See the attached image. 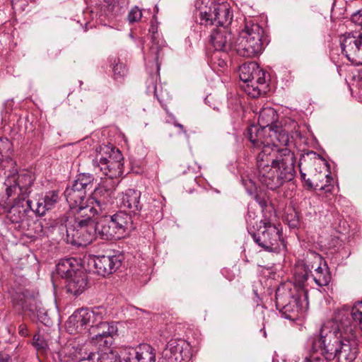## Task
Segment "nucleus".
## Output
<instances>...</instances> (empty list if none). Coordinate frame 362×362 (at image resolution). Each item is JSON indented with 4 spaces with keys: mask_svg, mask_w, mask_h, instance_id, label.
<instances>
[{
    "mask_svg": "<svg viewBox=\"0 0 362 362\" xmlns=\"http://www.w3.org/2000/svg\"><path fill=\"white\" fill-rule=\"evenodd\" d=\"M79 354H81V356L79 358L80 361H84V360L94 361L95 359H96L98 353L90 351L88 350L87 348H85V349L81 350Z\"/></svg>",
    "mask_w": 362,
    "mask_h": 362,
    "instance_id": "a19ab883",
    "label": "nucleus"
},
{
    "mask_svg": "<svg viewBox=\"0 0 362 362\" xmlns=\"http://www.w3.org/2000/svg\"><path fill=\"white\" fill-rule=\"evenodd\" d=\"M241 87L251 98H258L261 94H265L267 91L265 76H263V81H259L258 78H255L249 83H243Z\"/></svg>",
    "mask_w": 362,
    "mask_h": 362,
    "instance_id": "c85d7f7f",
    "label": "nucleus"
},
{
    "mask_svg": "<svg viewBox=\"0 0 362 362\" xmlns=\"http://www.w3.org/2000/svg\"><path fill=\"white\" fill-rule=\"evenodd\" d=\"M95 170H99L107 177L105 180L117 179L123 174V160L105 162L99 165H93Z\"/></svg>",
    "mask_w": 362,
    "mask_h": 362,
    "instance_id": "393cba45",
    "label": "nucleus"
},
{
    "mask_svg": "<svg viewBox=\"0 0 362 362\" xmlns=\"http://www.w3.org/2000/svg\"><path fill=\"white\" fill-rule=\"evenodd\" d=\"M33 345L35 347L37 351H45L47 348L46 341L41 338L39 334L34 335L33 338Z\"/></svg>",
    "mask_w": 362,
    "mask_h": 362,
    "instance_id": "ea45409f",
    "label": "nucleus"
},
{
    "mask_svg": "<svg viewBox=\"0 0 362 362\" xmlns=\"http://www.w3.org/2000/svg\"><path fill=\"white\" fill-rule=\"evenodd\" d=\"M96 360L97 362H122L117 353L112 351L98 353Z\"/></svg>",
    "mask_w": 362,
    "mask_h": 362,
    "instance_id": "f704fd0d",
    "label": "nucleus"
},
{
    "mask_svg": "<svg viewBox=\"0 0 362 362\" xmlns=\"http://www.w3.org/2000/svg\"><path fill=\"white\" fill-rule=\"evenodd\" d=\"M156 350L148 344H142L129 350L123 356L124 362H156Z\"/></svg>",
    "mask_w": 362,
    "mask_h": 362,
    "instance_id": "a211bd4d",
    "label": "nucleus"
},
{
    "mask_svg": "<svg viewBox=\"0 0 362 362\" xmlns=\"http://www.w3.org/2000/svg\"><path fill=\"white\" fill-rule=\"evenodd\" d=\"M0 362H12L11 356L4 352L0 353Z\"/></svg>",
    "mask_w": 362,
    "mask_h": 362,
    "instance_id": "de8ad7c7",
    "label": "nucleus"
},
{
    "mask_svg": "<svg viewBox=\"0 0 362 362\" xmlns=\"http://www.w3.org/2000/svg\"><path fill=\"white\" fill-rule=\"evenodd\" d=\"M359 83L362 85V78L359 80Z\"/></svg>",
    "mask_w": 362,
    "mask_h": 362,
    "instance_id": "864d4df0",
    "label": "nucleus"
},
{
    "mask_svg": "<svg viewBox=\"0 0 362 362\" xmlns=\"http://www.w3.org/2000/svg\"><path fill=\"white\" fill-rule=\"evenodd\" d=\"M12 151V142L6 137H0V165L4 169L8 167L16 168V161L10 157Z\"/></svg>",
    "mask_w": 362,
    "mask_h": 362,
    "instance_id": "a878e982",
    "label": "nucleus"
},
{
    "mask_svg": "<svg viewBox=\"0 0 362 362\" xmlns=\"http://www.w3.org/2000/svg\"><path fill=\"white\" fill-rule=\"evenodd\" d=\"M103 213V211L101 209V206L90 202V198L89 197L85 202L75 207L71 211L74 217L71 218L70 220L83 221V222L93 224V218L95 215H102Z\"/></svg>",
    "mask_w": 362,
    "mask_h": 362,
    "instance_id": "dca6fc26",
    "label": "nucleus"
},
{
    "mask_svg": "<svg viewBox=\"0 0 362 362\" xmlns=\"http://www.w3.org/2000/svg\"><path fill=\"white\" fill-rule=\"evenodd\" d=\"M308 155H313L314 156V158H317V156H318V155H317L314 152H310V153H308Z\"/></svg>",
    "mask_w": 362,
    "mask_h": 362,
    "instance_id": "8fccbe9b",
    "label": "nucleus"
},
{
    "mask_svg": "<svg viewBox=\"0 0 362 362\" xmlns=\"http://www.w3.org/2000/svg\"><path fill=\"white\" fill-rule=\"evenodd\" d=\"M251 196L259 204L262 209H264L267 206V201L264 197H262L260 195L257 194V192Z\"/></svg>",
    "mask_w": 362,
    "mask_h": 362,
    "instance_id": "37998d69",
    "label": "nucleus"
},
{
    "mask_svg": "<svg viewBox=\"0 0 362 362\" xmlns=\"http://www.w3.org/2000/svg\"><path fill=\"white\" fill-rule=\"evenodd\" d=\"M106 315L95 320L89 334H93L92 341L99 347H109L113 342V337L117 333V327L114 322L104 321Z\"/></svg>",
    "mask_w": 362,
    "mask_h": 362,
    "instance_id": "f8f14e48",
    "label": "nucleus"
},
{
    "mask_svg": "<svg viewBox=\"0 0 362 362\" xmlns=\"http://www.w3.org/2000/svg\"><path fill=\"white\" fill-rule=\"evenodd\" d=\"M35 303V298L27 293H16L12 298L13 309L21 315L26 311L34 310L33 305Z\"/></svg>",
    "mask_w": 362,
    "mask_h": 362,
    "instance_id": "b1692460",
    "label": "nucleus"
},
{
    "mask_svg": "<svg viewBox=\"0 0 362 362\" xmlns=\"http://www.w3.org/2000/svg\"><path fill=\"white\" fill-rule=\"evenodd\" d=\"M156 207H158V208H160V206H156V204L154 205Z\"/></svg>",
    "mask_w": 362,
    "mask_h": 362,
    "instance_id": "5fc2aeb1",
    "label": "nucleus"
},
{
    "mask_svg": "<svg viewBox=\"0 0 362 362\" xmlns=\"http://www.w3.org/2000/svg\"><path fill=\"white\" fill-rule=\"evenodd\" d=\"M117 182L112 180H103L98 187H96L90 198V202L96 204L101 206L104 211L107 205L111 203L115 197Z\"/></svg>",
    "mask_w": 362,
    "mask_h": 362,
    "instance_id": "2eb2a0df",
    "label": "nucleus"
},
{
    "mask_svg": "<svg viewBox=\"0 0 362 362\" xmlns=\"http://www.w3.org/2000/svg\"><path fill=\"white\" fill-rule=\"evenodd\" d=\"M299 168H300V173L301 179L305 181L306 185L308 186V187L309 189L319 188L320 189L325 190L326 192H332V189L334 188V187L331 185V180L332 179L331 177H329L328 175H320V176L326 178L327 184L325 185H320L317 182L316 177H313V179L308 178L306 180V178H305L306 174L301 169V163L299 164Z\"/></svg>",
    "mask_w": 362,
    "mask_h": 362,
    "instance_id": "7c9ffc66",
    "label": "nucleus"
},
{
    "mask_svg": "<svg viewBox=\"0 0 362 362\" xmlns=\"http://www.w3.org/2000/svg\"><path fill=\"white\" fill-rule=\"evenodd\" d=\"M341 312H344L345 314L350 315L352 320L358 323L362 330V301L357 302L351 308L347 305H344L341 308Z\"/></svg>",
    "mask_w": 362,
    "mask_h": 362,
    "instance_id": "473e14b6",
    "label": "nucleus"
},
{
    "mask_svg": "<svg viewBox=\"0 0 362 362\" xmlns=\"http://www.w3.org/2000/svg\"><path fill=\"white\" fill-rule=\"evenodd\" d=\"M122 259L121 255H100L94 259V266L97 272L105 276L115 272L121 267Z\"/></svg>",
    "mask_w": 362,
    "mask_h": 362,
    "instance_id": "f3484780",
    "label": "nucleus"
},
{
    "mask_svg": "<svg viewBox=\"0 0 362 362\" xmlns=\"http://www.w3.org/2000/svg\"><path fill=\"white\" fill-rule=\"evenodd\" d=\"M153 202H157V204H160L158 202H156V200H153Z\"/></svg>",
    "mask_w": 362,
    "mask_h": 362,
    "instance_id": "6e6d98bb",
    "label": "nucleus"
},
{
    "mask_svg": "<svg viewBox=\"0 0 362 362\" xmlns=\"http://www.w3.org/2000/svg\"><path fill=\"white\" fill-rule=\"evenodd\" d=\"M343 18H350L351 21L354 24L359 25L362 29V11H358L354 13H348L347 10H345Z\"/></svg>",
    "mask_w": 362,
    "mask_h": 362,
    "instance_id": "4c0bfd02",
    "label": "nucleus"
},
{
    "mask_svg": "<svg viewBox=\"0 0 362 362\" xmlns=\"http://www.w3.org/2000/svg\"><path fill=\"white\" fill-rule=\"evenodd\" d=\"M276 306L286 319L296 320L308 307L307 293L300 291L292 294L290 291L277 289L276 292Z\"/></svg>",
    "mask_w": 362,
    "mask_h": 362,
    "instance_id": "39448f33",
    "label": "nucleus"
},
{
    "mask_svg": "<svg viewBox=\"0 0 362 362\" xmlns=\"http://www.w3.org/2000/svg\"><path fill=\"white\" fill-rule=\"evenodd\" d=\"M224 64H225L224 61H221V62L219 63V65H220L221 66H223Z\"/></svg>",
    "mask_w": 362,
    "mask_h": 362,
    "instance_id": "603ef678",
    "label": "nucleus"
},
{
    "mask_svg": "<svg viewBox=\"0 0 362 362\" xmlns=\"http://www.w3.org/2000/svg\"><path fill=\"white\" fill-rule=\"evenodd\" d=\"M31 193V187L28 192L21 197L20 192L9 200L8 205L2 206L4 209H9L7 212V218L13 223H22L28 219V214L33 212L34 201L29 198Z\"/></svg>",
    "mask_w": 362,
    "mask_h": 362,
    "instance_id": "9d476101",
    "label": "nucleus"
},
{
    "mask_svg": "<svg viewBox=\"0 0 362 362\" xmlns=\"http://www.w3.org/2000/svg\"><path fill=\"white\" fill-rule=\"evenodd\" d=\"M0 167H1V165H0Z\"/></svg>",
    "mask_w": 362,
    "mask_h": 362,
    "instance_id": "4d7b16f0",
    "label": "nucleus"
},
{
    "mask_svg": "<svg viewBox=\"0 0 362 362\" xmlns=\"http://www.w3.org/2000/svg\"><path fill=\"white\" fill-rule=\"evenodd\" d=\"M106 315V309L101 306L92 310L85 308L77 309L66 322V329L71 334L89 332L95 320L98 321L102 315Z\"/></svg>",
    "mask_w": 362,
    "mask_h": 362,
    "instance_id": "0eeeda50",
    "label": "nucleus"
},
{
    "mask_svg": "<svg viewBox=\"0 0 362 362\" xmlns=\"http://www.w3.org/2000/svg\"><path fill=\"white\" fill-rule=\"evenodd\" d=\"M168 362H188L192 356L189 344L182 339H170L163 351Z\"/></svg>",
    "mask_w": 362,
    "mask_h": 362,
    "instance_id": "ddd939ff",
    "label": "nucleus"
},
{
    "mask_svg": "<svg viewBox=\"0 0 362 362\" xmlns=\"http://www.w3.org/2000/svg\"><path fill=\"white\" fill-rule=\"evenodd\" d=\"M96 237L103 240L121 238L118 230L115 227L110 216H103L95 224Z\"/></svg>",
    "mask_w": 362,
    "mask_h": 362,
    "instance_id": "6ab92c4d",
    "label": "nucleus"
},
{
    "mask_svg": "<svg viewBox=\"0 0 362 362\" xmlns=\"http://www.w3.org/2000/svg\"><path fill=\"white\" fill-rule=\"evenodd\" d=\"M95 156L92 160L93 165H99L113 160H123L120 151L112 146L101 145L95 148Z\"/></svg>",
    "mask_w": 362,
    "mask_h": 362,
    "instance_id": "aec40b11",
    "label": "nucleus"
},
{
    "mask_svg": "<svg viewBox=\"0 0 362 362\" xmlns=\"http://www.w3.org/2000/svg\"><path fill=\"white\" fill-rule=\"evenodd\" d=\"M142 17V12L139 7L135 6L131 9L128 14V21L130 23L138 22Z\"/></svg>",
    "mask_w": 362,
    "mask_h": 362,
    "instance_id": "58836bf2",
    "label": "nucleus"
},
{
    "mask_svg": "<svg viewBox=\"0 0 362 362\" xmlns=\"http://www.w3.org/2000/svg\"><path fill=\"white\" fill-rule=\"evenodd\" d=\"M173 124L175 127H178L180 129V131L182 132H183L185 134H187V131L185 130V128L184 127V126L182 124L178 123L176 121L173 122Z\"/></svg>",
    "mask_w": 362,
    "mask_h": 362,
    "instance_id": "09e8293b",
    "label": "nucleus"
},
{
    "mask_svg": "<svg viewBox=\"0 0 362 362\" xmlns=\"http://www.w3.org/2000/svg\"><path fill=\"white\" fill-rule=\"evenodd\" d=\"M263 34L264 30L259 24L246 21L234 45L237 54L247 58L258 55L262 50Z\"/></svg>",
    "mask_w": 362,
    "mask_h": 362,
    "instance_id": "20e7f679",
    "label": "nucleus"
},
{
    "mask_svg": "<svg viewBox=\"0 0 362 362\" xmlns=\"http://www.w3.org/2000/svg\"><path fill=\"white\" fill-rule=\"evenodd\" d=\"M34 310L29 311L32 315H36L37 320L42 323L47 324V314L45 310L41 307L40 303L35 298V303L33 305Z\"/></svg>",
    "mask_w": 362,
    "mask_h": 362,
    "instance_id": "c9c22d12",
    "label": "nucleus"
},
{
    "mask_svg": "<svg viewBox=\"0 0 362 362\" xmlns=\"http://www.w3.org/2000/svg\"><path fill=\"white\" fill-rule=\"evenodd\" d=\"M59 199V194L57 191H49L43 197L33 199V213L39 216H44L48 210L52 209L55 206Z\"/></svg>",
    "mask_w": 362,
    "mask_h": 362,
    "instance_id": "412c9836",
    "label": "nucleus"
},
{
    "mask_svg": "<svg viewBox=\"0 0 362 362\" xmlns=\"http://www.w3.org/2000/svg\"><path fill=\"white\" fill-rule=\"evenodd\" d=\"M96 236L95 225L83 221L69 220L66 226V242L78 247H86Z\"/></svg>",
    "mask_w": 362,
    "mask_h": 362,
    "instance_id": "1a4fd4ad",
    "label": "nucleus"
},
{
    "mask_svg": "<svg viewBox=\"0 0 362 362\" xmlns=\"http://www.w3.org/2000/svg\"><path fill=\"white\" fill-rule=\"evenodd\" d=\"M104 1L107 2L108 4H111L114 0H104Z\"/></svg>",
    "mask_w": 362,
    "mask_h": 362,
    "instance_id": "3c124183",
    "label": "nucleus"
},
{
    "mask_svg": "<svg viewBox=\"0 0 362 362\" xmlns=\"http://www.w3.org/2000/svg\"><path fill=\"white\" fill-rule=\"evenodd\" d=\"M343 330H341V356L346 361H354L358 354V341L356 334V325L350 322L349 320H344Z\"/></svg>",
    "mask_w": 362,
    "mask_h": 362,
    "instance_id": "9b49d317",
    "label": "nucleus"
},
{
    "mask_svg": "<svg viewBox=\"0 0 362 362\" xmlns=\"http://www.w3.org/2000/svg\"><path fill=\"white\" fill-rule=\"evenodd\" d=\"M321 262L322 257L318 255H315L313 262H308L298 267L295 272L296 281L299 284H303L307 281L308 274L310 273L317 286H327L331 280V275L327 264L325 263L322 266Z\"/></svg>",
    "mask_w": 362,
    "mask_h": 362,
    "instance_id": "6e6552de",
    "label": "nucleus"
},
{
    "mask_svg": "<svg viewBox=\"0 0 362 362\" xmlns=\"http://www.w3.org/2000/svg\"><path fill=\"white\" fill-rule=\"evenodd\" d=\"M263 76H265V72L255 62L245 63L239 67V76L243 83H249L255 78L262 81Z\"/></svg>",
    "mask_w": 362,
    "mask_h": 362,
    "instance_id": "5701e85b",
    "label": "nucleus"
},
{
    "mask_svg": "<svg viewBox=\"0 0 362 362\" xmlns=\"http://www.w3.org/2000/svg\"><path fill=\"white\" fill-rule=\"evenodd\" d=\"M278 115L272 107L263 108L259 115V127L247 129V136L252 146L260 148L257 156L259 181L275 190L291 181L296 174V157L286 146L289 136L282 127L276 124Z\"/></svg>",
    "mask_w": 362,
    "mask_h": 362,
    "instance_id": "f257e3e1",
    "label": "nucleus"
},
{
    "mask_svg": "<svg viewBox=\"0 0 362 362\" xmlns=\"http://www.w3.org/2000/svg\"><path fill=\"white\" fill-rule=\"evenodd\" d=\"M127 73L126 66L122 63H116L113 66V76L117 81H121Z\"/></svg>",
    "mask_w": 362,
    "mask_h": 362,
    "instance_id": "e433bc0d",
    "label": "nucleus"
},
{
    "mask_svg": "<svg viewBox=\"0 0 362 362\" xmlns=\"http://www.w3.org/2000/svg\"><path fill=\"white\" fill-rule=\"evenodd\" d=\"M196 6L199 12L201 25L219 26L211 35V42L214 48L223 52L230 50L233 47L232 34L224 26L230 22L232 16L228 6L217 4L215 0H198Z\"/></svg>",
    "mask_w": 362,
    "mask_h": 362,
    "instance_id": "f03ea898",
    "label": "nucleus"
},
{
    "mask_svg": "<svg viewBox=\"0 0 362 362\" xmlns=\"http://www.w3.org/2000/svg\"><path fill=\"white\" fill-rule=\"evenodd\" d=\"M339 332V317L335 313L332 319L322 325L320 338L317 337L309 338L310 349L305 362H325L334 358L337 362H339V358L337 356L339 352V338L337 337Z\"/></svg>",
    "mask_w": 362,
    "mask_h": 362,
    "instance_id": "7ed1b4c3",
    "label": "nucleus"
},
{
    "mask_svg": "<svg viewBox=\"0 0 362 362\" xmlns=\"http://www.w3.org/2000/svg\"><path fill=\"white\" fill-rule=\"evenodd\" d=\"M141 192L136 189H128L123 193L121 198V206L130 209L136 213L141 209L139 204Z\"/></svg>",
    "mask_w": 362,
    "mask_h": 362,
    "instance_id": "bb28decb",
    "label": "nucleus"
},
{
    "mask_svg": "<svg viewBox=\"0 0 362 362\" xmlns=\"http://www.w3.org/2000/svg\"><path fill=\"white\" fill-rule=\"evenodd\" d=\"M93 180L94 177L91 174L81 173L77 176L73 185L76 188L78 187L82 190H85L86 188L93 182Z\"/></svg>",
    "mask_w": 362,
    "mask_h": 362,
    "instance_id": "72a5a7b5",
    "label": "nucleus"
},
{
    "mask_svg": "<svg viewBox=\"0 0 362 362\" xmlns=\"http://www.w3.org/2000/svg\"><path fill=\"white\" fill-rule=\"evenodd\" d=\"M76 260L73 258L61 260L57 265V274L65 279L73 276L76 272L81 270L76 269Z\"/></svg>",
    "mask_w": 362,
    "mask_h": 362,
    "instance_id": "2f4dec72",
    "label": "nucleus"
},
{
    "mask_svg": "<svg viewBox=\"0 0 362 362\" xmlns=\"http://www.w3.org/2000/svg\"><path fill=\"white\" fill-rule=\"evenodd\" d=\"M248 231L254 241L266 251L276 252L281 250V245L285 247L281 238V230L269 221H261L257 232L252 228H249Z\"/></svg>",
    "mask_w": 362,
    "mask_h": 362,
    "instance_id": "423d86ee",
    "label": "nucleus"
},
{
    "mask_svg": "<svg viewBox=\"0 0 362 362\" xmlns=\"http://www.w3.org/2000/svg\"><path fill=\"white\" fill-rule=\"evenodd\" d=\"M243 184H244L248 194L250 196L253 195L257 192V186L255 184V182H253V181H252L251 180H243Z\"/></svg>",
    "mask_w": 362,
    "mask_h": 362,
    "instance_id": "79ce46f5",
    "label": "nucleus"
},
{
    "mask_svg": "<svg viewBox=\"0 0 362 362\" xmlns=\"http://www.w3.org/2000/svg\"><path fill=\"white\" fill-rule=\"evenodd\" d=\"M341 51L352 64L362 65V35L358 37L344 35Z\"/></svg>",
    "mask_w": 362,
    "mask_h": 362,
    "instance_id": "4468645a",
    "label": "nucleus"
},
{
    "mask_svg": "<svg viewBox=\"0 0 362 362\" xmlns=\"http://www.w3.org/2000/svg\"><path fill=\"white\" fill-rule=\"evenodd\" d=\"M87 284V275L82 270L76 272L75 274L66 279L67 291L76 296L86 290Z\"/></svg>",
    "mask_w": 362,
    "mask_h": 362,
    "instance_id": "4be33fe9",
    "label": "nucleus"
},
{
    "mask_svg": "<svg viewBox=\"0 0 362 362\" xmlns=\"http://www.w3.org/2000/svg\"><path fill=\"white\" fill-rule=\"evenodd\" d=\"M18 334L22 337H28L29 335V331L25 324H21L18 326Z\"/></svg>",
    "mask_w": 362,
    "mask_h": 362,
    "instance_id": "a18cd8bd",
    "label": "nucleus"
},
{
    "mask_svg": "<svg viewBox=\"0 0 362 362\" xmlns=\"http://www.w3.org/2000/svg\"><path fill=\"white\" fill-rule=\"evenodd\" d=\"M110 217L121 237H123L127 233L134 229L132 217L129 214L124 211H118L110 216Z\"/></svg>",
    "mask_w": 362,
    "mask_h": 362,
    "instance_id": "cd10ccee",
    "label": "nucleus"
},
{
    "mask_svg": "<svg viewBox=\"0 0 362 362\" xmlns=\"http://www.w3.org/2000/svg\"><path fill=\"white\" fill-rule=\"evenodd\" d=\"M151 53L155 55V60L158 62L160 52L161 48L158 45H153L151 47ZM158 69H159V64L157 63Z\"/></svg>",
    "mask_w": 362,
    "mask_h": 362,
    "instance_id": "c03bdc74",
    "label": "nucleus"
},
{
    "mask_svg": "<svg viewBox=\"0 0 362 362\" xmlns=\"http://www.w3.org/2000/svg\"><path fill=\"white\" fill-rule=\"evenodd\" d=\"M288 225L291 228H296L299 226V219L296 216V214L295 213L294 218L288 219Z\"/></svg>",
    "mask_w": 362,
    "mask_h": 362,
    "instance_id": "49530a36",
    "label": "nucleus"
},
{
    "mask_svg": "<svg viewBox=\"0 0 362 362\" xmlns=\"http://www.w3.org/2000/svg\"><path fill=\"white\" fill-rule=\"evenodd\" d=\"M66 201L69 204L70 211H71L75 207L78 206L86 201L85 190H82L79 188L75 187L74 185L71 187H69L64 192Z\"/></svg>",
    "mask_w": 362,
    "mask_h": 362,
    "instance_id": "c756f323",
    "label": "nucleus"
}]
</instances>
